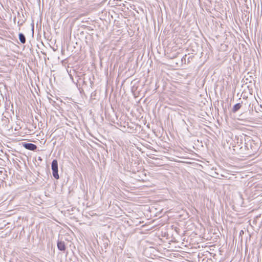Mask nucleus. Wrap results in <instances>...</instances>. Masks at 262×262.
I'll return each mask as SVG.
<instances>
[{"label": "nucleus", "instance_id": "1", "mask_svg": "<svg viewBox=\"0 0 262 262\" xmlns=\"http://www.w3.org/2000/svg\"><path fill=\"white\" fill-rule=\"evenodd\" d=\"M245 149L250 150V152H255L258 149L259 146L251 137L244 136Z\"/></svg>", "mask_w": 262, "mask_h": 262}, {"label": "nucleus", "instance_id": "2", "mask_svg": "<svg viewBox=\"0 0 262 262\" xmlns=\"http://www.w3.org/2000/svg\"><path fill=\"white\" fill-rule=\"evenodd\" d=\"M245 105L246 103L244 104ZM247 104L248 105V110L250 113L254 111L256 113L262 112V105L259 104L256 99L252 102H250L249 100H247Z\"/></svg>", "mask_w": 262, "mask_h": 262}, {"label": "nucleus", "instance_id": "3", "mask_svg": "<svg viewBox=\"0 0 262 262\" xmlns=\"http://www.w3.org/2000/svg\"><path fill=\"white\" fill-rule=\"evenodd\" d=\"M51 168L53 177L56 179H59V176L58 174V165L57 160L54 159L52 161L51 163Z\"/></svg>", "mask_w": 262, "mask_h": 262}, {"label": "nucleus", "instance_id": "4", "mask_svg": "<svg viewBox=\"0 0 262 262\" xmlns=\"http://www.w3.org/2000/svg\"><path fill=\"white\" fill-rule=\"evenodd\" d=\"M23 146L27 149L34 151L37 148V146L31 143H22Z\"/></svg>", "mask_w": 262, "mask_h": 262}, {"label": "nucleus", "instance_id": "5", "mask_svg": "<svg viewBox=\"0 0 262 262\" xmlns=\"http://www.w3.org/2000/svg\"><path fill=\"white\" fill-rule=\"evenodd\" d=\"M58 249L61 251L64 252L66 249V246L63 241H58L57 243Z\"/></svg>", "mask_w": 262, "mask_h": 262}, {"label": "nucleus", "instance_id": "6", "mask_svg": "<svg viewBox=\"0 0 262 262\" xmlns=\"http://www.w3.org/2000/svg\"><path fill=\"white\" fill-rule=\"evenodd\" d=\"M242 104H243V102L235 104L233 107L232 112L235 113L238 111L242 107Z\"/></svg>", "mask_w": 262, "mask_h": 262}, {"label": "nucleus", "instance_id": "7", "mask_svg": "<svg viewBox=\"0 0 262 262\" xmlns=\"http://www.w3.org/2000/svg\"><path fill=\"white\" fill-rule=\"evenodd\" d=\"M18 38L19 39V41L21 43H25L26 42V39L25 35L22 33H19L18 34Z\"/></svg>", "mask_w": 262, "mask_h": 262}, {"label": "nucleus", "instance_id": "8", "mask_svg": "<svg viewBox=\"0 0 262 262\" xmlns=\"http://www.w3.org/2000/svg\"><path fill=\"white\" fill-rule=\"evenodd\" d=\"M237 145H235L234 147L236 148H238L240 149H242L243 148V146H241V144H239V143H240V144H242V142L243 141V137L241 136V138L240 139L238 138L237 139Z\"/></svg>", "mask_w": 262, "mask_h": 262}, {"label": "nucleus", "instance_id": "9", "mask_svg": "<svg viewBox=\"0 0 262 262\" xmlns=\"http://www.w3.org/2000/svg\"><path fill=\"white\" fill-rule=\"evenodd\" d=\"M253 79V78L251 76H250L249 78L246 77L245 76L244 78L243 79V80L246 84H247L248 83H252V80Z\"/></svg>", "mask_w": 262, "mask_h": 262}, {"label": "nucleus", "instance_id": "10", "mask_svg": "<svg viewBox=\"0 0 262 262\" xmlns=\"http://www.w3.org/2000/svg\"><path fill=\"white\" fill-rule=\"evenodd\" d=\"M103 247L105 249H106L108 246V243L107 241H105L103 243Z\"/></svg>", "mask_w": 262, "mask_h": 262}, {"label": "nucleus", "instance_id": "11", "mask_svg": "<svg viewBox=\"0 0 262 262\" xmlns=\"http://www.w3.org/2000/svg\"><path fill=\"white\" fill-rule=\"evenodd\" d=\"M186 57V55H185L183 57V58H182V60L183 61V59H184V60H185V57Z\"/></svg>", "mask_w": 262, "mask_h": 262}, {"label": "nucleus", "instance_id": "12", "mask_svg": "<svg viewBox=\"0 0 262 262\" xmlns=\"http://www.w3.org/2000/svg\"><path fill=\"white\" fill-rule=\"evenodd\" d=\"M19 24V22H18V24L19 26H20V25H22V24Z\"/></svg>", "mask_w": 262, "mask_h": 262}, {"label": "nucleus", "instance_id": "13", "mask_svg": "<svg viewBox=\"0 0 262 262\" xmlns=\"http://www.w3.org/2000/svg\"><path fill=\"white\" fill-rule=\"evenodd\" d=\"M93 82L92 81H91V85H93Z\"/></svg>", "mask_w": 262, "mask_h": 262}]
</instances>
